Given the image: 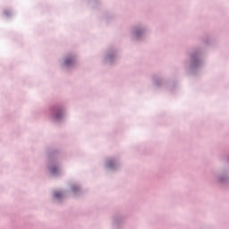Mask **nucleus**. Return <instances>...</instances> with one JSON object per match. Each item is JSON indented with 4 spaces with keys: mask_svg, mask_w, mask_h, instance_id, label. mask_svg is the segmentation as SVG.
<instances>
[{
    "mask_svg": "<svg viewBox=\"0 0 229 229\" xmlns=\"http://www.w3.org/2000/svg\"><path fill=\"white\" fill-rule=\"evenodd\" d=\"M55 198H62V192H60V191L55 192Z\"/></svg>",
    "mask_w": 229,
    "mask_h": 229,
    "instance_id": "obj_2",
    "label": "nucleus"
},
{
    "mask_svg": "<svg viewBox=\"0 0 229 229\" xmlns=\"http://www.w3.org/2000/svg\"><path fill=\"white\" fill-rule=\"evenodd\" d=\"M73 63H74V59L72 58H68L64 61L65 65H71Z\"/></svg>",
    "mask_w": 229,
    "mask_h": 229,
    "instance_id": "obj_1",
    "label": "nucleus"
}]
</instances>
